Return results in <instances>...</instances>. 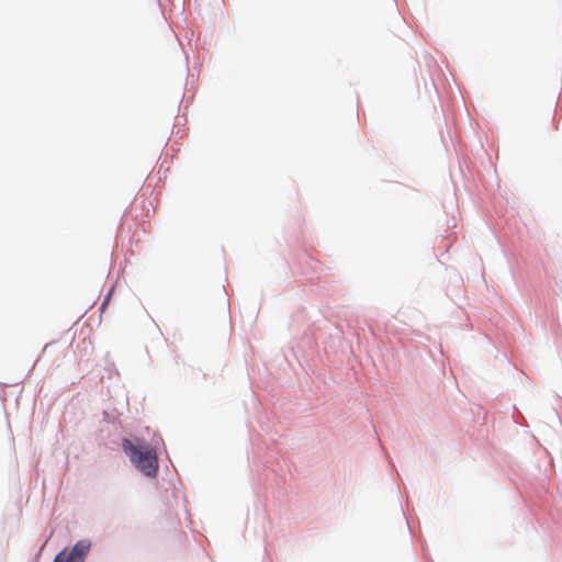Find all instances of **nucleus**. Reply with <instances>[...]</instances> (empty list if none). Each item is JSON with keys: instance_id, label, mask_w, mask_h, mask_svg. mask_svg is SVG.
I'll return each mask as SVG.
<instances>
[{"instance_id": "f03ea898", "label": "nucleus", "mask_w": 562, "mask_h": 562, "mask_svg": "<svg viewBox=\"0 0 562 562\" xmlns=\"http://www.w3.org/2000/svg\"><path fill=\"white\" fill-rule=\"evenodd\" d=\"M90 547L89 540H79L69 552L60 551L53 562H83Z\"/></svg>"}, {"instance_id": "f257e3e1", "label": "nucleus", "mask_w": 562, "mask_h": 562, "mask_svg": "<svg viewBox=\"0 0 562 562\" xmlns=\"http://www.w3.org/2000/svg\"><path fill=\"white\" fill-rule=\"evenodd\" d=\"M135 445L130 439L122 440L123 451L128 456L135 468L148 477H155L158 472V456L155 448L140 439Z\"/></svg>"}]
</instances>
